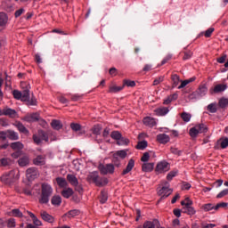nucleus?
Here are the masks:
<instances>
[{"label": "nucleus", "mask_w": 228, "mask_h": 228, "mask_svg": "<svg viewBox=\"0 0 228 228\" xmlns=\"http://www.w3.org/2000/svg\"><path fill=\"white\" fill-rule=\"evenodd\" d=\"M171 80H172V87L175 88V86H179V83H181V77H179V75L177 74H173L171 76Z\"/></svg>", "instance_id": "obj_25"}, {"label": "nucleus", "mask_w": 228, "mask_h": 228, "mask_svg": "<svg viewBox=\"0 0 228 228\" xmlns=\"http://www.w3.org/2000/svg\"><path fill=\"white\" fill-rule=\"evenodd\" d=\"M51 126L53 129H55L56 131H60L63 126L61 125V122L60 120L53 119L51 123Z\"/></svg>", "instance_id": "obj_32"}, {"label": "nucleus", "mask_w": 228, "mask_h": 228, "mask_svg": "<svg viewBox=\"0 0 228 228\" xmlns=\"http://www.w3.org/2000/svg\"><path fill=\"white\" fill-rule=\"evenodd\" d=\"M143 228H156V224L151 221H147L143 224Z\"/></svg>", "instance_id": "obj_61"}, {"label": "nucleus", "mask_w": 228, "mask_h": 228, "mask_svg": "<svg viewBox=\"0 0 228 228\" xmlns=\"http://www.w3.org/2000/svg\"><path fill=\"white\" fill-rule=\"evenodd\" d=\"M5 133L9 140H19V134H17V132L13 130H7Z\"/></svg>", "instance_id": "obj_26"}, {"label": "nucleus", "mask_w": 228, "mask_h": 228, "mask_svg": "<svg viewBox=\"0 0 228 228\" xmlns=\"http://www.w3.org/2000/svg\"><path fill=\"white\" fill-rule=\"evenodd\" d=\"M107 200H108V192H106L105 191H102L100 195L101 204H106Z\"/></svg>", "instance_id": "obj_36"}, {"label": "nucleus", "mask_w": 228, "mask_h": 228, "mask_svg": "<svg viewBox=\"0 0 228 228\" xmlns=\"http://www.w3.org/2000/svg\"><path fill=\"white\" fill-rule=\"evenodd\" d=\"M194 127L197 129L200 134L208 131V126L202 123L194 126Z\"/></svg>", "instance_id": "obj_33"}, {"label": "nucleus", "mask_w": 228, "mask_h": 228, "mask_svg": "<svg viewBox=\"0 0 228 228\" xmlns=\"http://www.w3.org/2000/svg\"><path fill=\"white\" fill-rule=\"evenodd\" d=\"M172 60V54H167L161 61L160 65H165V63L170 61Z\"/></svg>", "instance_id": "obj_63"}, {"label": "nucleus", "mask_w": 228, "mask_h": 228, "mask_svg": "<svg viewBox=\"0 0 228 228\" xmlns=\"http://www.w3.org/2000/svg\"><path fill=\"white\" fill-rule=\"evenodd\" d=\"M20 175L19 172V169L11 170L8 173H4L1 177L0 181L3 183V184H13L15 181H18L20 179Z\"/></svg>", "instance_id": "obj_2"}, {"label": "nucleus", "mask_w": 228, "mask_h": 228, "mask_svg": "<svg viewBox=\"0 0 228 228\" xmlns=\"http://www.w3.org/2000/svg\"><path fill=\"white\" fill-rule=\"evenodd\" d=\"M56 183L60 188H67L69 186V183H67V180L63 177H57Z\"/></svg>", "instance_id": "obj_29"}, {"label": "nucleus", "mask_w": 228, "mask_h": 228, "mask_svg": "<svg viewBox=\"0 0 228 228\" xmlns=\"http://www.w3.org/2000/svg\"><path fill=\"white\" fill-rule=\"evenodd\" d=\"M23 119L25 122H37V120H40V115L37 113L28 114Z\"/></svg>", "instance_id": "obj_14"}, {"label": "nucleus", "mask_w": 228, "mask_h": 228, "mask_svg": "<svg viewBox=\"0 0 228 228\" xmlns=\"http://www.w3.org/2000/svg\"><path fill=\"white\" fill-rule=\"evenodd\" d=\"M123 86H131V87L136 86V83L132 80H124Z\"/></svg>", "instance_id": "obj_52"}, {"label": "nucleus", "mask_w": 228, "mask_h": 228, "mask_svg": "<svg viewBox=\"0 0 228 228\" xmlns=\"http://www.w3.org/2000/svg\"><path fill=\"white\" fill-rule=\"evenodd\" d=\"M77 215H79V210H70L68 212V216L69 218H74V216H77Z\"/></svg>", "instance_id": "obj_57"}, {"label": "nucleus", "mask_w": 228, "mask_h": 228, "mask_svg": "<svg viewBox=\"0 0 228 228\" xmlns=\"http://www.w3.org/2000/svg\"><path fill=\"white\" fill-rule=\"evenodd\" d=\"M53 206H61V196H53L51 200Z\"/></svg>", "instance_id": "obj_37"}, {"label": "nucleus", "mask_w": 228, "mask_h": 228, "mask_svg": "<svg viewBox=\"0 0 228 228\" xmlns=\"http://www.w3.org/2000/svg\"><path fill=\"white\" fill-rule=\"evenodd\" d=\"M170 170V163L166 160L159 161L155 168L156 174H165Z\"/></svg>", "instance_id": "obj_8"}, {"label": "nucleus", "mask_w": 228, "mask_h": 228, "mask_svg": "<svg viewBox=\"0 0 228 228\" xmlns=\"http://www.w3.org/2000/svg\"><path fill=\"white\" fill-rule=\"evenodd\" d=\"M121 90H124V86L111 85L109 87V94H117L121 92Z\"/></svg>", "instance_id": "obj_23"}, {"label": "nucleus", "mask_w": 228, "mask_h": 228, "mask_svg": "<svg viewBox=\"0 0 228 228\" xmlns=\"http://www.w3.org/2000/svg\"><path fill=\"white\" fill-rule=\"evenodd\" d=\"M114 156H116V158H120L121 159H126L127 157V150L118 151L114 153Z\"/></svg>", "instance_id": "obj_30"}, {"label": "nucleus", "mask_w": 228, "mask_h": 228, "mask_svg": "<svg viewBox=\"0 0 228 228\" xmlns=\"http://www.w3.org/2000/svg\"><path fill=\"white\" fill-rule=\"evenodd\" d=\"M228 204L225 202L218 203L215 206V211H218L220 208H227Z\"/></svg>", "instance_id": "obj_62"}, {"label": "nucleus", "mask_w": 228, "mask_h": 228, "mask_svg": "<svg viewBox=\"0 0 228 228\" xmlns=\"http://www.w3.org/2000/svg\"><path fill=\"white\" fill-rule=\"evenodd\" d=\"M147 141H142L137 143L136 149H138L139 151H143L144 149H147Z\"/></svg>", "instance_id": "obj_44"}, {"label": "nucleus", "mask_w": 228, "mask_h": 228, "mask_svg": "<svg viewBox=\"0 0 228 228\" xmlns=\"http://www.w3.org/2000/svg\"><path fill=\"white\" fill-rule=\"evenodd\" d=\"M33 164L37 167H44L45 165V155H38L33 159Z\"/></svg>", "instance_id": "obj_12"}, {"label": "nucleus", "mask_w": 228, "mask_h": 228, "mask_svg": "<svg viewBox=\"0 0 228 228\" xmlns=\"http://www.w3.org/2000/svg\"><path fill=\"white\" fill-rule=\"evenodd\" d=\"M196 92L200 97H204V95L208 94V86H206V85H201Z\"/></svg>", "instance_id": "obj_27"}, {"label": "nucleus", "mask_w": 228, "mask_h": 228, "mask_svg": "<svg viewBox=\"0 0 228 228\" xmlns=\"http://www.w3.org/2000/svg\"><path fill=\"white\" fill-rule=\"evenodd\" d=\"M189 134L191 138H197V136H199V134H200L199 133V130H197V128L193 126L189 130Z\"/></svg>", "instance_id": "obj_41"}, {"label": "nucleus", "mask_w": 228, "mask_h": 228, "mask_svg": "<svg viewBox=\"0 0 228 228\" xmlns=\"http://www.w3.org/2000/svg\"><path fill=\"white\" fill-rule=\"evenodd\" d=\"M6 22H8V16L4 12H0V26H5Z\"/></svg>", "instance_id": "obj_38"}, {"label": "nucleus", "mask_w": 228, "mask_h": 228, "mask_svg": "<svg viewBox=\"0 0 228 228\" xmlns=\"http://www.w3.org/2000/svg\"><path fill=\"white\" fill-rule=\"evenodd\" d=\"M217 143H220L221 149H227V147H228V137L219 139L217 141Z\"/></svg>", "instance_id": "obj_35"}, {"label": "nucleus", "mask_w": 228, "mask_h": 228, "mask_svg": "<svg viewBox=\"0 0 228 228\" xmlns=\"http://www.w3.org/2000/svg\"><path fill=\"white\" fill-rule=\"evenodd\" d=\"M225 90H227V85L218 84L214 88H211L209 90V93L211 94V95H213L214 94H220V92H225Z\"/></svg>", "instance_id": "obj_10"}, {"label": "nucleus", "mask_w": 228, "mask_h": 228, "mask_svg": "<svg viewBox=\"0 0 228 228\" xmlns=\"http://www.w3.org/2000/svg\"><path fill=\"white\" fill-rule=\"evenodd\" d=\"M172 189H170V183L168 182H164V185L158 191V195L161 197V199H167V197H170L172 195Z\"/></svg>", "instance_id": "obj_7"}, {"label": "nucleus", "mask_w": 228, "mask_h": 228, "mask_svg": "<svg viewBox=\"0 0 228 228\" xmlns=\"http://www.w3.org/2000/svg\"><path fill=\"white\" fill-rule=\"evenodd\" d=\"M181 205L183 208H189L190 206H193V201L190 198H185L184 200L181 201Z\"/></svg>", "instance_id": "obj_40"}, {"label": "nucleus", "mask_w": 228, "mask_h": 228, "mask_svg": "<svg viewBox=\"0 0 228 228\" xmlns=\"http://www.w3.org/2000/svg\"><path fill=\"white\" fill-rule=\"evenodd\" d=\"M208 111L210 113H216L217 109H216V103H210L207 107Z\"/></svg>", "instance_id": "obj_45"}, {"label": "nucleus", "mask_w": 228, "mask_h": 228, "mask_svg": "<svg viewBox=\"0 0 228 228\" xmlns=\"http://www.w3.org/2000/svg\"><path fill=\"white\" fill-rule=\"evenodd\" d=\"M157 141L159 143H168L170 136L167 135V134H159L157 135Z\"/></svg>", "instance_id": "obj_18"}, {"label": "nucleus", "mask_w": 228, "mask_h": 228, "mask_svg": "<svg viewBox=\"0 0 228 228\" xmlns=\"http://www.w3.org/2000/svg\"><path fill=\"white\" fill-rule=\"evenodd\" d=\"M117 143L118 145H129V139L121 136Z\"/></svg>", "instance_id": "obj_46"}, {"label": "nucleus", "mask_w": 228, "mask_h": 228, "mask_svg": "<svg viewBox=\"0 0 228 228\" xmlns=\"http://www.w3.org/2000/svg\"><path fill=\"white\" fill-rule=\"evenodd\" d=\"M112 163H114V167H117L118 168L120 167V159H118V157L113 155Z\"/></svg>", "instance_id": "obj_54"}, {"label": "nucleus", "mask_w": 228, "mask_h": 228, "mask_svg": "<svg viewBox=\"0 0 228 228\" xmlns=\"http://www.w3.org/2000/svg\"><path fill=\"white\" fill-rule=\"evenodd\" d=\"M215 31L214 28H209L208 29H207L204 32V36L206 37V38H209V37H211V35H213V32Z\"/></svg>", "instance_id": "obj_59"}, {"label": "nucleus", "mask_w": 228, "mask_h": 228, "mask_svg": "<svg viewBox=\"0 0 228 228\" xmlns=\"http://www.w3.org/2000/svg\"><path fill=\"white\" fill-rule=\"evenodd\" d=\"M18 164L20 167H28L29 165V157L28 156H23L19 159Z\"/></svg>", "instance_id": "obj_24"}, {"label": "nucleus", "mask_w": 228, "mask_h": 228, "mask_svg": "<svg viewBox=\"0 0 228 228\" xmlns=\"http://www.w3.org/2000/svg\"><path fill=\"white\" fill-rule=\"evenodd\" d=\"M15 127L20 131V133H22L23 134H29V130L24 126V125L20 122H16L14 124Z\"/></svg>", "instance_id": "obj_20"}, {"label": "nucleus", "mask_w": 228, "mask_h": 228, "mask_svg": "<svg viewBox=\"0 0 228 228\" xmlns=\"http://www.w3.org/2000/svg\"><path fill=\"white\" fill-rule=\"evenodd\" d=\"M133 168H134V159H130L126 165V167L121 173V175H127V174H129V172H131Z\"/></svg>", "instance_id": "obj_13"}, {"label": "nucleus", "mask_w": 228, "mask_h": 228, "mask_svg": "<svg viewBox=\"0 0 228 228\" xmlns=\"http://www.w3.org/2000/svg\"><path fill=\"white\" fill-rule=\"evenodd\" d=\"M98 170L102 175H108V174H115V166L113 164H100Z\"/></svg>", "instance_id": "obj_6"}, {"label": "nucleus", "mask_w": 228, "mask_h": 228, "mask_svg": "<svg viewBox=\"0 0 228 228\" xmlns=\"http://www.w3.org/2000/svg\"><path fill=\"white\" fill-rule=\"evenodd\" d=\"M15 225H16L15 219L10 218L7 220V227L8 228L15 227Z\"/></svg>", "instance_id": "obj_60"}, {"label": "nucleus", "mask_w": 228, "mask_h": 228, "mask_svg": "<svg viewBox=\"0 0 228 228\" xmlns=\"http://www.w3.org/2000/svg\"><path fill=\"white\" fill-rule=\"evenodd\" d=\"M170 109L168 107H159L154 110V113L157 117H165V115H168Z\"/></svg>", "instance_id": "obj_11"}, {"label": "nucleus", "mask_w": 228, "mask_h": 228, "mask_svg": "<svg viewBox=\"0 0 228 228\" xmlns=\"http://www.w3.org/2000/svg\"><path fill=\"white\" fill-rule=\"evenodd\" d=\"M4 114L6 117H11V118H15V117H17V111L10 108L4 109Z\"/></svg>", "instance_id": "obj_22"}, {"label": "nucleus", "mask_w": 228, "mask_h": 228, "mask_svg": "<svg viewBox=\"0 0 228 228\" xmlns=\"http://www.w3.org/2000/svg\"><path fill=\"white\" fill-rule=\"evenodd\" d=\"M183 213H186L187 215H190L191 216H192V215H195V213H197V211H195V208L193 207H191V205L190 207L183 208Z\"/></svg>", "instance_id": "obj_34"}, {"label": "nucleus", "mask_w": 228, "mask_h": 228, "mask_svg": "<svg viewBox=\"0 0 228 228\" xmlns=\"http://www.w3.org/2000/svg\"><path fill=\"white\" fill-rule=\"evenodd\" d=\"M40 215H41V218L45 222H48V224H54V217L49 215L47 212L42 211Z\"/></svg>", "instance_id": "obj_16"}, {"label": "nucleus", "mask_w": 228, "mask_h": 228, "mask_svg": "<svg viewBox=\"0 0 228 228\" xmlns=\"http://www.w3.org/2000/svg\"><path fill=\"white\" fill-rule=\"evenodd\" d=\"M142 172H152L154 170V162H144L142 166Z\"/></svg>", "instance_id": "obj_17"}, {"label": "nucleus", "mask_w": 228, "mask_h": 228, "mask_svg": "<svg viewBox=\"0 0 228 228\" xmlns=\"http://www.w3.org/2000/svg\"><path fill=\"white\" fill-rule=\"evenodd\" d=\"M225 195H228V189H224L221 191L217 195L216 199H223V197H225Z\"/></svg>", "instance_id": "obj_58"}, {"label": "nucleus", "mask_w": 228, "mask_h": 228, "mask_svg": "<svg viewBox=\"0 0 228 228\" xmlns=\"http://www.w3.org/2000/svg\"><path fill=\"white\" fill-rule=\"evenodd\" d=\"M20 88L22 92L19 90H14L12 92L14 99H18L22 102H27L28 106H37V98L35 96L29 97V90H31V86L28 82H20Z\"/></svg>", "instance_id": "obj_1"}, {"label": "nucleus", "mask_w": 228, "mask_h": 228, "mask_svg": "<svg viewBox=\"0 0 228 228\" xmlns=\"http://www.w3.org/2000/svg\"><path fill=\"white\" fill-rule=\"evenodd\" d=\"M177 174H179V171H177V170H173V171L169 172L167 175V181H172V179H174V177H175V175H177Z\"/></svg>", "instance_id": "obj_48"}, {"label": "nucleus", "mask_w": 228, "mask_h": 228, "mask_svg": "<svg viewBox=\"0 0 228 228\" xmlns=\"http://www.w3.org/2000/svg\"><path fill=\"white\" fill-rule=\"evenodd\" d=\"M149 159H151V154H149V152H144L141 158V161H142V163H147Z\"/></svg>", "instance_id": "obj_50"}, {"label": "nucleus", "mask_w": 228, "mask_h": 228, "mask_svg": "<svg viewBox=\"0 0 228 228\" xmlns=\"http://www.w3.org/2000/svg\"><path fill=\"white\" fill-rule=\"evenodd\" d=\"M26 175L28 181H33L38 177V169L37 167H29L26 171Z\"/></svg>", "instance_id": "obj_9"}, {"label": "nucleus", "mask_w": 228, "mask_h": 228, "mask_svg": "<svg viewBox=\"0 0 228 228\" xmlns=\"http://www.w3.org/2000/svg\"><path fill=\"white\" fill-rule=\"evenodd\" d=\"M9 216H15L16 218H22L24 215L19 208H14L11 212H9Z\"/></svg>", "instance_id": "obj_28"}, {"label": "nucleus", "mask_w": 228, "mask_h": 228, "mask_svg": "<svg viewBox=\"0 0 228 228\" xmlns=\"http://www.w3.org/2000/svg\"><path fill=\"white\" fill-rule=\"evenodd\" d=\"M67 181L69 183V184H71V186H77L79 184L77 177L72 174L67 175Z\"/></svg>", "instance_id": "obj_19"}, {"label": "nucleus", "mask_w": 228, "mask_h": 228, "mask_svg": "<svg viewBox=\"0 0 228 228\" xmlns=\"http://www.w3.org/2000/svg\"><path fill=\"white\" fill-rule=\"evenodd\" d=\"M200 97V96L199 93L196 91V92H193L192 94H189L188 99H189V101H191V102H195V101L199 100Z\"/></svg>", "instance_id": "obj_39"}, {"label": "nucleus", "mask_w": 228, "mask_h": 228, "mask_svg": "<svg viewBox=\"0 0 228 228\" xmlns=\"http://www.w3.org/2000/svg\"><path fill=\"white\" fill-rule=\"evenodd\" d=\"M11 149L13 151H22L24 149V144L20 142H16L11 143Z\"/></svg>", "instance_id": "obj_31"}, {"label": "nucleus", "mask_w": 228, "mask_h": 228, "mask_svg": "<svg viewBox=\"0 0 228 228\" xmlns=\"http://www.w3.org/2000/svg\"><path fill=\"white\" fill-rule=\"evenodd\" d=\"M219 106L220 108H225L228 106V99L223 98L219 101Z\"/></svg>", "instance_id": "obj_55"}, {"label": "nucleus", "mask_w": 228, "mask_h": 228, "mask_svg": "<svg viewBox=\"0 0 228 228\" xmlns=\"http://www.w3.org/2000/svg\"><path fill=\"white\" fill-rule=\"evenodd\" d=\"M110 136L113 140H117L118 142L119 138H122V134L118 131H113Z\"/></svg>", "instance_id": "obj_47"}, {"label": "nucleus", "mask_w": 228, "mask_h": 228, "mask_svg": "<svg viewBox=\"0 0 228 228\" xmlns=\"http://www.w3.org/2000/svg\"><path fill=\"white\" fill-rule=\"evenodd\" d=\"M202 209H204V211H213V209H215V205L211 203L205 204L202 206Z\"/></svg>", "instance_id": "obj_49"}, {"label": "nucleus", "mask_w": 228, "mask_h": 228, "mask_svg": "<svg viewBox=\"0 0 228 228\" xmlns=\"http://www.w3.org/2000/svg\"><path fill=\"white\" fill-rule=\"evenodd\" d=\"M163 81H165V77L160 76V77L155 78V80L153 81V86H156L159 85V83H163Z\"/></svg>", "instance_id": "obj_53"}, {"label": "nucleus", "mask_w": 228, "mask_h": 228, "mask_svg": "<svg viewBox=\"0 0 228 228\" xmlns=\"http://www.w3.org/2000/svg\"><path fill=\"white\" fill-rule=\"evenodd\" d=\"M53 195V187L49 183H42L41 185V196L39 198L40 204H48L49 198Z\"/></svg>", "instance_id": "obj_3"}, {"label": "nucleus", "mask_w": 228, "mask_h": 228, "mask_svg": "<svg viewBox=\"0 0 228 228\" xmlns=\"http://www.w3.org/2000/svg\"><path fill=\"white\" fill-rule=\"evenodd\" d=\"M142 123L144 126H147L148 127H154L156 126V118L152 117H146L142 119Z\"/></svg>", "instance_id": "obj_15"}, {"label": "nucleus", "mask_w": 228, "mask_h": 228, "mask_svg": "<svg viewBox=\"0 0 228 228\" xmlns=\"http://www.w3.org/2000/svg\"><path fill=\"white\" fill-rule=\"evenodd\" d=\"M101 131H102V128L99 125H96L92 128L93 134H95L96 136H99V134H101Z\"/></svg>", "instance_id": "obj_43"}, {"label": "nucleus", "mask_w": 228, "mask_h": 228, "mask_svg": "<svg viewBox=\"0 0 228 228\" xmlns=\"http://www.w3.org/2000/svg\"><path fill=\"white\" fill-rule=\"evenodd\" d=\"M7 138V134L4 131H0V140L4 142Z\"/></svg>", "instance_id": "obj_64"}, {"label": "nucleus", "mask_w": 228, "mask_h": 228, "mask_svg": "<svg viewBox=\"0 0 228 228\" xmlns=\"http://www.w3.org/2000/svg\"><path fill=\"white\" fill-rule=\"evenodd\" d=\"M87 181L94 183L96 186H106L108 184V179L99 177L98 172L90 173L87 175Z\"/></svg>", "instance_id": "obj_4"}, {"label": "nucleus", "mask_w": 228, "mask_h": 228, "mask_svg": "<svg viewBox=\"0 0 228 228\" xmlns=\"http://www.w3.org/2000/svg\"><path fill=\"white\" fill-rule=\"evenodd\" d=\"M183 54H184L183 57V61L190 60V58L193 56V53L191 51L183 52Z\"/></svg>", "instance_id": "obj_51"}, {"label": "nucleus", "mask_w": 228, "mask_h": 228, "mask_svg": "<svg viewBox=\"0 0 228 228\" xmlns=\"http://www.w3.org/2000/svg\"><path fill=\"white\" fill-rule=\"evenodd\" d=\"M181 118L183 120V122H190V120H191V114L188 112H183L181 114Z\"/></svg>", "instance_id": "obj_42"}, {"label": "nucleus", "mask_w": 228, "mask_h": 228, "mask_svg": "<svg viewBox=\"0 0 228 228\" xmlns=\"http://www.w3.org/2000/svg\"><path fill=\"white\" fill-rule=\"evenodd\" d=\"M61 194L64 197V199H70L72 195H74V190L69 187L61 191Z\"/></svg>", "instance_id": "obj_21"}, {"label": "nucleus", "mask_w": 228, "mask_h": 228, "mask_svg": "<svg viewBox=\"0 0 228 228\" xmlns=\"http://www.w3.org/2000/svg\"><path fill=\"white\" fill-rule=\"evenodd\" d=\"M34 143L36 145H40L42 142L48 143L49 142V134L42 129L37 131V134H33L32 136Z\"/></svg>", "instance_id": "obj_5"}, {"label": "nucleus", "mask_w": 228, "mask_h": 228, "mask_svg": "<svg viewBox=\"0 0 228 228\" xmlns=\"http://www.w3.org/2000/svg\"><path fill=\"white\" fill-rule=\"evenodd\" d=\"M70 127H71L72 131H81V125H79L77 123H71Z\"/></svg>", "instance_id": "obj_56"}]
</instances>
